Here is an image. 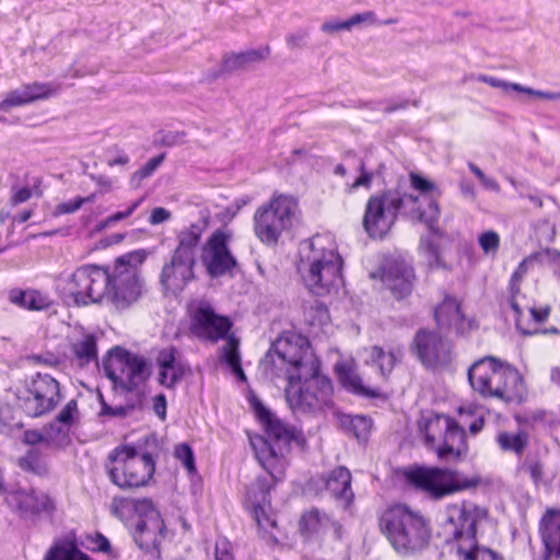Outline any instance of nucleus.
Segmentation results:
<instances>
[{
  "instance_id": "dca6fc26",
  "label": "nucleus",
  "mask_w": 560,
  "mask_h": 560,
  "mask_svg": "<svg viewBox=\"0 0 560 560\" xmlns=\"http://www.w3.org/2000/svg\"><path fill=\"white\" fill-rule=\"evenodd\" d=\"M230 242L231 234L218 229L202 245L200 260L210 278L230 275L237 266V260L229 247Z\"/></svg>"
},
{
  "instance_id": "0e129e2a",
  "label": "nucleus",
  "mask_w": 560,
  "mask_h": 560,
  "mask_svg": "<svg viewBox=\"0 0 560 560\" xmlns=\"http://www.w3.org/2000/svg\"><path fill=\"white\" fill-rule=\"evenodd\" d=\"M166 409L167 402L166 397L163 394H159L153 398V410L155 415L161 419L165 420L166 418Z\"/></svg>"
},
{
  "instance_id": "393cba45",
  "label": "nucleus",
  "mask_w": 560,
  "mask_h": 560,
  "mask_svg": "<svg viewBox=\"0 0 560 560\" xmlns=\"http://www.w3.org/2000/svg\"><path fill=\"white\" fill-rule=\"evenodd\" d=\"M413 268L405 261L392 262L384 272V282L397 300L408 296L413 287Z\"/></svg>"
},
{
  "instance_id": "7ed1b4c3",
  "label": "nucleus",
  "mask_w": 560,
  "mask_h": 560,
  "mask_svg": "<svg viewBox=\"0 0 560 560\" xmlns=\"http://www.w3.org/2000/svg\"><path fill=\"white\" fill-rule=\"evenodd\" d=\"M320 236L313 237L301 247L298 264L304 285L311 293L324 296L343 287L342 258L332 246H325Z\"/></svg>"
},
{
  "instance_id": "f03ea898",
  "label": "nucleus",
  "mask_w": 560,
  "mask_h": 560,
  "mask_svg": "<svg viewBox=\"0 0 560 560\" xmlns=\"http://www.w3.org/2000/svg\"><path fill=\"white\" fill-rule=\"evenodd\" d=\"M488 516L486 509L471 501L448 504L440 535L456 560H504L477 540V525Z\"/></svg>"
},
{
  "instance_id": "c9c22d12",
  "label": "nucleus",
  "mask_w": 560,
  "mask_h": 560,
  "mask_svg": "<svg viewBox=\"0 0 560 560\" xmlns=\"http://www.w3.org/2000/svg\"><path fill=\"white\" fill-rule=\"evenodd\" d=\"M70 349L80 366L97 361V339L93 334H83L71 342Z\"/></svg>"
},
{
  "instance_id": "2eb2a0df",
  "label": "nucleus",
  "mask_w": 560,
  "mask_h": 560,
  "mask_svg": "<svg viewBox=\"0 0 560 560\" xmlns=\"http://www.w3.org/2000/svg\"><path fill=\"white\" fill-rule=\"evenodd\" d=\"M420 432L427 444H433L438 434L444 432L443 444L438 448L441 459L458 458L466 450L465 431L450 416L435 415L419 422Z\"/></svg>"
},
{
  "instance_id": "c85d7f7f",
  "label": "nucleus",
  "mask_w": 560,
  "mask_h": 560,
  "mask_svg": "<svg viewBox=\"0 0 560 560\" xmlns=\"http://www.w3.org/2000/svg\"><path fill=\"white\" fill-rule=\"evenodd\" d=\"M269 54V46L248 49L241 52L226 54L223 57L221 69L218 73H214V78L219 77L221 73H232L238 70H245L249 66L265 60Z\"/></svg>"
},
{
  "instance_id": "5fc2aeb1",
  "label": "nucleus",
  "mask_w": 560,
  "mask_h": 560,
  "mask_svg": "<svg viewBox=\"0 0 560 560\" xmlns=\"http://www.w3.org/2000/svg\"><path fill=\"white\" fill-rule=\"evenodd\" d=\"M513 91L525 93L530 96L548 100V101H560V91H539L524 85H513Z\"/></svg>"
},
{
  "instance_id": "aec40b11",
  "label": "nucleus",
  "mask_w": 560,
  "mask_h": 560,
  "mask_svg": "<svg viewBox=\"0 0 560 560\" xmlns=\"http://www.w3.org/2000/svg\"><path fill=\"white\" fill-rule=\"evenodd\" d=\"M196 261L172 254L160 273V284L164 294L177 295L195 280Z\"/></svg>"
},
{
  "instance_id": "bb28decb",
  "label": "nucleus",
  "mask_w": 560,
  "mask_h": 560,
  "mask_svg": "<svg viewBox=\"0 0 560 560\" xmlns=\"http://www.w3.org/2000/svg\"><path fill=\"white\" fill-rule=\"evenodd\" d=\"M272 487L267 477H258L247 490V497L253 505V513L259 527L275 526L272 521L265 512L264 506L269 503V492Z\"/></svg>"
},
{
  "instance_id": "79ce46f5",
  "label": "nucleus",
  "mask_w": 560,
  "mask_h": 560,
  "mask_svg": "<svg viewBox=\"0 0 560 560\" xmlns=\"http://www.w3.org/2000/svg\"><path fill=\"white\" fill-rule=\"evenodd\" d=\"M304 320L310 326H323L329 322V311L325 304L315 301L304 306Z\"/></svg>"
},
{
  "instance_id": "a878e982",
  "label": "nucleus",
  "mask_w": 560,
  "mask_h": 560,
  "mask_svg": "<svg viewBox=\"0 0 560 560\" xmlns=\"http://www.w3.org/2000/svg\"><path fill=\"white\" fill-rule=\"evenodd\" d=\"M434 317L438 326L443 329H454L457 334H464L471 328V320L466 319L456 299L446 296L435 307Z\"/></svg>"
},
{
  "instance_id": "a211bd4d",
  "label": "nucleus",
  "mask_w": 560,
  "mask_h": 560,
  "mask_svg": "<svg viewBox=\"0 0 560 560\" xmlns=\"http://www.w3.org/2000/svg\"><path fill=\"white\" fill-rule=\"evenodd\" d=\"M80 410L77 399L72 398L66 402L56 417L38 430H27L24 433V442L28 445H36L48 440H63L68 438L72 427L80 422Z\"/></svg>"
},
{
  "instance_id": "49530a36",
  "label": "nucleus",
  "mask_w": 560,
  "mask_h": 560,
  "mask_svg": "<svg viewBox=\"0 0 560 560\" xmlns=\"http://www.w3.org/2000/svg\"><path fill=\"white\" fill-rule=\"evenodd\" d=\"M165 159V154L162 153L158 156L150 159L141 168L133 173L130 184L133 187H139L144 178L153 175L156 168L162 164Z\"/></svg>"
},
{
  "instance_id": "4d7b16f0",
  "label": "nucleus",
  "mask_w": 560,
  "mask_h": 560,
  "mask_svg": "<svg viewBox=\"0 0 560 560\" xmlns=\"http://www.w3.org/2000/svg\"><path fill=\"white\" fill-rule=\"evenodd\" d=\"M359 171L361 175L352 183L350 189L355 190L359 187L370 188L373 180V173L365 170V164H360Z\"/></svg>"
},
{
  "instance_id": "3c124183",
  "label": "nucleus",
  "mask_w": 560,
  "mask_h": 560,
  "mask_svg": "<svg viewBox=\"0 0 560 560\" xmlns=\"http://www.w3.org/2000/svg\"><path fill=\"white\" fill-rule=\"evenodd\" d=\"M478 242L485 254L493 255L499 249L500 236L494 231H487L479 235Z\"/></svg>"
},
{
  "instance_id": "e2e57ef3",
  "label": "nucleus",
  "mask_w": 560,
  "mask_h": 560,
  "mask_svg": "<svg viewBox=\"0 0 560 560\" xmlns=\"http://www.w3.org/2000/svg\"><path fill=\"white\" fill-rule=\"evenodd\" d=\"M171 218V212L162 207H156L152 210L151 215L149 218V222L152 225L161 224L167 221Z\"/></svg>"
},
{
  "instance_id": "680f3d73",
  "label": "nucleus",
  "mask_w": 560,
  "mask_h": 560,
  "mask_svg": "<svg viewBox=\"0 0 560 560\" xmlns=\"http://www.w3.org/2000/svg\"><path fill=\"white\" fill-rule=\"evenodd\" d=\"M320 30L327 34H336L341 31L350 30L348 21H326L322 24Z\"/></svg>"
},
{
  "instance_id": "09e8293b",
  "label": "nucleus",
  "mask_w": 560,
  "mask_h": 560,
  "mask_svg": "<svg viewBox=\"0 0 560 560\" xmlns=\"http://www.w3.org/2000/svg\"><path fill=\"white\" fill-rule=\"evenodd\" d=\"M349 27H353L359 24H366V25H373V24H394L397 23V19H387V20H377L375 18L374 12L372 11H365L362 13H357L349 18L348 20Z\"/></svg>"
},
{
  "instance_id": "a18cd8bd",
  "label": "nucleus",
  "mask_w": 560,
  "mask_h": 560,
  "mask_svg": "<svg viewBox=\"0 0 560 560\" xmlns=\"http://www.w3.org/2000/svg\"><path fill=\"white\" fill-rule=\"evenodd\" d=\"M518 470L525 471L529 475L532 481L538 486L544 478V464L540 459L532 456L525 457L520 464H518Z\"/></svg>"
},
{
  "instance_id": "e433bc0d",
  "label": "nucleus",
  "mask_w": 560,
  "mask_h": 560,
  "mask_svg": "<svg viewBox=\"0 0 560 560\" xmlns=\"http://www.w3.org/2000/svg\"><path fill=\"white\" fill-rule=\"evenodd\" d=\"M44 560H91L78 545L69 539L56 541L46 552Z\"/></svg>"
},
{
  "instance_id": "1a4fd4ad",
  "label": "nucleus",
  "mask_w": 560,
  "mask_h": 560,
  "mask_svg": "<svg viewBox=\"0 0 560 560\" xmlns=\"http://www.w3.org/2000/svg\"><path fill=\"white\" fill-rule=\"evenodd\" d=\"M407 482L432 500H441L454 493L476 488L481 479L467 477L451 468L415 466L405 471Z\"/></svg>"
},
{
  "instance_id": "4c0bfd02",
  "label": "nucleus",
  "mask_w": 560,
  "mask_h": 560,
  "mask_svg": "<svg viewBox=\"0 0 560 560\" xmlns=\"http://www.w3.org/2000/svg\"><path fill=\"white\" fill-rule=\"evenodd\" d=\"M520 284H521V281L514 280V279H510V284H509L510 298H509V302H510V305H511V307H512V310L514 311V314H515V326H516V329L522 335H524V336H530V335L537 334L538 330L530 328L528 325H525L524 320L522 319L523 308H522L520 299L524 298V296L521 294V287H520Z\"/></svg>"
},
{
  "instance_id": "412c9836",
  "label": "nucleus",
  "mask_w": 560,
  "mask_h": 560,
  "mask_svg": "<svg viewBox=\"0 0 560 560\" xmlns=\"http://www.w3.org/2000/svg\"><path fill=\"white\" fill-rule=\"evenodd\" d=\"M415 347L420 361L430 368L447 364L451 343L439 334L421 329L415 336Z\"/></svg>"
},
{
  "instance_id": "6e6d98bb",
  "label": "nucleus",
  "mask_w": 560,
  "mask_h": 560,
  "mask_svg": "<svg viewBox=\"0 0 560 560\" xmlns=\"http://www.w3.org/2000/svg\"><path fill=\"white\" fill-rule=\"evenodd\" d=\"M307 37L308 32L306 30H299L295 33L289 34L285 42L290 49L303 48L306 45Z\"/></svg>"
},
{
  "instance_id": "f704fd0d",
  "label": "nucleus",
  "mask_w": 560,
  "mask_h": 560,
  "mask_svg": "<svg viewBox=\"0 0 560 560\" xmlns=\"http://www.w3.org/2000/svg\"><path fill=\"white\" fill-rule=\"evenodd\" d=\"M364 363L376 366L378 373L387 378L397 362V355L393 350H385L382 347L373 346L363 350Z\"/></svg>"
},
{
  "instance_id": "b1692460",
  "label": "nucleus",
  "mask_w": 560,
  "mask_h": 560,
  "mask_svg": "<svg viewBox=\"0 0 560 560\" xmlns=\"http://www.w3.org/2000/svg\"><path fill=\"white\" fill-rule=\"evenodd\" d=\"M159 383L166 388H174L186 374V365L178 359V351L171 346L159 351L156 357Z\"/></svg>"
},
{
  "instance_id": "052dcab7",
  "label": "nucleus",
  "mask_w": 560,
  "mask_h": 560,
  "mask_svg": "<svg viewBox=\"0 0 560 560\" xmlns=\"http://www.w3.org/2000/svg\"><path fill=\"white\" fill-rule=\"evenodd\" d=\"M83 206V200L75 197L74 199L61 202L57 206L56 211L58 214L73 213Z\"/></svg>"
},
{
  "instance_id": "423d86ee",
  "label": "nucleus",
  "mask_w": 560,
  "mask_h": 560,
  "mask_svg": "<svg viewBox=\"0 0 560 560\" xmlns=\"http://www.w3.org/2000/svg\"><path fill=\"white\" fill-rule=\"evenodd\" d=\"M255 409L265 427L266 436H257L250 441V444L259 464L277 482L284 476L285 456L290 452L291 442L298 440L301 433L283 423L261 402H257Z\"/></svg>"
},
{
  "instance_id": "39448f33",
  "label": "nucleus",
  "mask_w": 560,
  "mask_h": 560,
  "mask_svg": "<svg viewBox=\"0 0 560 560\" xmlns=\"http://www.w3.org/2000/svg\"><path fill=\"white\" fill-rule=\"evenodd\" d=\"M380 528L401 557L421 555L432 537L430 521L405 504L385 510L380 518Z\"/></svg>"
},
{
  "instance_id": "58836bf2",
  "label": "nucleus",
  "mask_w": 560,
  "mask_h": 560,
  "mask_svg": "<svg viewBox=\"0 0 560 560\" xmlns=\"http://www.w3.org/2000/svg\"><path fill=\"white\" fill-rule=\"evenodd\" d=\"M222 360L240 381L246 382V375L241 364L240 341L234 336H230L222 347Z\"/></svg>"
},
{
  "instance_id": "c03bdc74",
  "label": "nucleus",
  "mask_w": 560,
  "mask_h": 560,
  "mask_svg": "<svg viewBox=\"0 0 560 560\" xmlns=\"http://www.w3.org/2000/svg\"><path fill=\"white\" fill-rule=\"evenodd\" d=\"M343 424L348 427L349 431L353 433L357 440L365 441L371 431L372 420L361 415L348 416Z\"/></svg>"
},
{
  "instance_id": "20e7f679",
  "label": "nucleus",
  "mask_w": 560,
  "mask_h": 560,
  "mask_svg": "<svg viewBox=\"0 0 560 560\" xmlns=\"http://www.w3.org/2000/svg\"><path fill=\"white\" fill-rule=\"evenodd\" d=\"M468 381L481 397L505 404H522L527 395L521 373L508 362L494 357H485L476 361L468 370Z\"/></svg>"
},
{
  "instance_id": "338daca9",
  "label": "nucleus",
  "mask_w": 560,
  "mask_h": 560,
  "mask_svg": "<svg viewBox=\"0 0 560 560\" xmlns=\"http://www.w3.org/2000/svg\"><path fill=\"white\" fill-rule=\"evenodd\" d=\"M32 197V190L30 187H21L14 190L11 197L12 205H19L27 201Z\"/></svg>"
},
{
  "instance_id": "0eeeda50",
  "label": "nucleus",
  "mask_w": 560,
  "mask_h": 560,
  "mask_svg": "<svg viewBox=\"0 0 560 560\" xmlns=\"http://www.w3.org/2000/svg\"><path fill=\"white\" fill-rule=\"evenodd\" d=\"M144 250L129 252L115 261L113 271H108V285L104 302L121 311L131 306L141 295L142 280L140 266L144 262Z\"/></svg>"
},
{
  "instance_id": "ea45409f",
  "label": "nucleus",
  "mask_w": 560,
  "mask_h": 560,
  "mask_svg": "<svg viewBox=\"0 0 560 560\" xmlns=\"http://www.w3.org/2000/svg\"><path fill=\"white\" fill-rule=\"evenodd\" d=\"M20 467L38 476H46L49 471L45 456L35 447L27 451L25 456L20 458Z\"/></svg>"
},
{
  "instance_id": "9b49d317",
  "label": "nucleus",
  "mask_w": 560,
  "mask_h": 560,
  "mask_svg": "<svg viewBox=\"0 0 560 560\" xmlns=\"http://www.w3.org/2000/svg\"><path fill=\"white\" fill-rule=\"evenodd\" d=\"M106 465L109 478L120 489L148 485L155 471V462L149 453L139 454L133 446L122 445L113 450Z\"/></svg>"
},
{
  "instance_id": "6e6552de",
  "label": "nucleus",
  "mask_w": 560,
  "mask_h": 560,
  "mask_svg": "<svg viewBox=\"0 0 560 560\" xmlns=\"http://www.w3.org/2000/svg\"><path fill=\"white\" fill-rule=\"evenodd\" d=\"M419 198L388 189L371 195L366 201L362 224L371 237H384L402 211H415Z\"/></svg>"
},
{
  "instance_id": "ddd939ff",
  "label": "nucleus",
  "mask_w": 560,
  "mask_h": 560,
  "mask_svg": "<svg viewBox=\"0 0 560 560\" xmlns=\"http://www.w3.org/2000/svg\"><path fill=\"white\" fill-rule=\"evenodd\" d=\"M298 210V201L288 195L275 196L260 206L254 214V232L258 240L268 246L278 243L281 234L292 226Z\"/></svg>"
},
{
  "instance_id": "5701e85b",
  "label": "nucleus",
  "mask_w": 560,
  "mask_h": 560,
  "mask_svg": "<svg viewBox=\"0 0 560 560\" xmlns=\"http://www.w3.org/2000/svg\"><path fill=\"white\" fill-rule=\"evenodd\" d=\"M58 88L52 83L33 82L25 84L7 93L0 102V112H8L12 107L24 106L38 100H46L52 96Z\"/></svg>"
},
{
  "instance_id": "864d4df0",
  "label": "nucleus",
  "mask_w": 560,
  "mask_h": 560,
  "mask_svg": "<svg viewBox=\"0 0 560 560\" xmlns=\"http://www.w3.org/2000/svg\"><path fill=\"white\" fill-rule=\"evenodd\" d=\"M418 218L425 223L428 229H434L440 215V208L436 201L430 200L425 210H417Z\"/></svg>"
},
{
  "instance_id": "69168bd1",
  "label": "nucleus",
  "mask_w": 560,
  "mask_h": 560,
  "mask_svg": "<svg viewBox=\"0 0 560 560\" xmlns=\"http://www.w3.org/2000/svg\"><path fill=\"white\" fill-rule=\"evenodd\" d=\"M91 541L93 542L92 548L96 551L107 552L110 549L109 540L101 533H96L91 537Z\"/></svg>"
},
{
  "instance_id": "7c9ffc66",
  "label": "nucleus",
  "mask_w": 560,
  "mask_h": 560,
  "mask_svg": "<svg viewBox=\"0 0 560 560\" xmlns=\"http://www.w3.org/2000/svg\"><path fill=\"white\" fill-rule=\"evenodd\" d=\"M300 529L303 534L312 535L332 529L337 537L340 536L341 525L325 512L313 508L306 511L300 521Z\"/></svg>"
},
{
  "instance_id": "72a5a7b5",
  "label": "nucleus",
  "mask_w": 560,
  "mask_h": 560,
  "mask_svg": "<svg viewBox=\"0 0 560 560\" xmlns=\"http://www.w3.org/2000/svg\"><path fill=\"white\" fill-rule=\"evenodd\" d=\"M8 299L12 304L28 311H44L51 305L47 295L34 289H11L8 292Z\"/></svg>"
},
{
  "instance_id": "a19ab883",
  "label": "nucleus",
  "mask_w": 560,
  "mask_h": 560,
  "mask_svg": "<svg viewBox=\"0 0 560 560\" xmlns=\"http://www.w3.org/2000/svg\"><path fill=\"white\" fill-rule=\"evenodd\" d=\"M442 232L438 229H429V233L421 237L419 250L427 256L430 264L438 262L439 248Z\"/></svg>"
},
{
  "instance_id": "f257e3e1",
  "label": "nucleus",
  "mask_w": 560,
  "mask_h": 560,
  "mask_svg": "<svg viewBox=\"0 0 560 560\" xmlns=\"http://www.w3.org/2000/svg\"><path fill=\"white\" fill-rule=\"evenodd\" d=\"M264 364L271 377H280L277 370L287 366L285 398L293 411L314 413L331 405L332 384L320 373L319 360L304 336L289 332L278 338L266 354Z\"/></svg>"
},
{
  "instance_id": "473e14b6",
  "label": "nucleus",
  "mask_w": 560,
  "mask_h": 560,
  "mask_svg": "<svg viewBox=\"0 0 560 560\" xmlns=\"http://www.w3.org/2000/svg\"><path fill=\"white\" fill-rule=\"evenodd\" d=\"M498 448L504 454H513L521 459L529 445V434L523 429L515 432L500 430L494 436Z\"/></svg>"
},
{
  "instance_id": "603ef678",
  "label": "nucleus",
  "mask_w": 560,
  "mask_h": 560,
  "mask_svg": "<svg viewBox=\"0 0 560 560\" xmlns=\"http://www.w3.org/2000/svg\"><path fill=\"white\" fill-rule=\"evenodd\" d=\"M143 197L142 198H139L138 200L133 201L126 210L124 211H118L109 217H107L104 221L100 222L98 225H97V229L101 231L118 221H121L124 219H127L128 217H130L135 211L136 209L142 203L143 201Z\"/></svg>"
},
{
  "instance_id": "f3484780",
  "label": "nucleus",
  "mask_w": 560,
  "mask_h": 560,
  "mask_svg": "<svg viewBox=\"0 0 560 560\" xmlns=\"http://www.w3.org/2000/svg\"><path fill=\"white\" fill-rule=\"evenodd\" d=\"M165 524L152 501L140 504L131 535L137 546L147 553L160 555V545L165 537Z\"/></svg>"
},
{
  "instance_id": "774afa93",
  "label": "nucleus",
  "mask_w": 560,
  "mask_h": 560,
  "mask_svg": "<svg viewBox=\"0 0 560 560\" xmlns=\"http://www.w3.org/2000/svg\"><path fill=\"white\" fill-rule=\"evenodd\" d=\"M526 307L529 311L530 316L536 324L544 323L548 318L549 313H550V307H548V306L542 307V308H536L534 306H526Z\"/></svg>"
},
{
  "instance_id": "cd10ccee",
  "label": "nucleus",
  "mask_w": 560,
  "mask_h": 560,
  "mask_svg": "<svg viewBox=\"0 0 560 560\" xmlns=\"http://www.w3.org/2000/svg\"><path fill=\"white\" fill-rule=\"evenodd\" d=\"M326 490L331 497L343 508H348L353 499L354 493L351 489V472L345 466H338L332 469L326 480Z\"/></svg>"
},
{
  "instance_id": "4be33fe9",
  "label": "nucleus",
  "mask_w": 560,
  "mask_h": 560,
  "mask_svg": "<svg viewBox=\"0 0 560 560\" xmlns=\"http://www.w3.org/2000/svg\"><path fill=\"white\" fill-rule=\"evenodd\" d=\"M232 327L228 317L214 313L211 306L201 304L191 317V331L201 339L218 341L225 338Z\"/></svg>"
},
{
  "instance_id": "9d476101",
  "label": "nucleus",
  "mask_w": 560,
  "mask_h": 560,
  "mask_svg": "<svg viewBox=\"0 0 560 560\" xmlns=\"http://www.w3.org/2000/svg\"><path fill=\"white\" fill-rule=\"evenodd\" d=\"M108 285V269L96 265H84L71 275L59 276L56 288L67 302L77 306L100 304Z\"/></svg>"
},
{
  "instance_id": "2f4dec72",
  "label": "nucleus",
  "mask_w": 560,
  "mask_h": 560,
  "mask_svg": "<svg viewBox=\"0 0 560 560\" xmlns=\"http://www.w3.org/2000/svg\"><path fill=\"white\" fill-rule=\"evenodd\" d=\"M336 371L341 385L350 393L363 398H380L382 392L377 387H369L363 384L361 376L345 364H338Z\"/></svg>"
},
{
  "instance_id": "c756f323",
  "label": "nucleus",
  "mask_w": 560,
  "mask_h": 560,
  "mask_svg": "<svg viewBox=\"0 0 560 560\" xmlns=\"http://www.w3.org/2000/svg\"><path fill=\"white\" fill-rule=\"evenodd\" d=\"M206 228L207 220H199L179 231L177 234L178 244L173 254L197 262L196 252Z\"/></svg>"
},
{
  "instance_id": "4468645a",
  "label": "nucleus",
  "mask_w": 560,
  "mask_h": 560,
  "mask_svg": "<svg viewBox=\"0 0 560 560\" xmlns=\"http://www.w3.org/2000/svg\"><path fill=\"white\" fill-rule=\"evenodd\" d=\"M103 368L114 386L126 392L135 390L150 375L148 361L143 357L118 347L103 362Z\"/></svg>"
},
{
  "instance_id": "f8f14e48",
  "label": "nucleus",
  "mask_w": 560,
  "mask_h": 560,
  "mask_svg": "<svg viewBox=\"0 0 560 560\" xmlns=\"http://www.w3.org/2000/svg\"><path fill=\"white\" fill-rule=\"evenodd\" d=\"M19 407L31 418L52 412L63 396L59 381L47 373H36L24 381L16 394Z\"/></svg>"
},
{
  "instance_id": "13d9d810",
  "label": "nucleus",
  "mask_w": 560,
  "mask_h": 560,
  "mask_svg": "<svg viewBox=\"0 0 560 560\" xmlns=\"http://www.w3.org/2000/svg\"><path fill=\"white\" fill-rule=\"evenodd\" d=\"M410 180L412 187L423 194L430 192L435 188V185L432 182L419 174H411Z\"/></svg>"
},
{
  "instance_id": "de8ad7c7",
  "label": "nucleus",
  "mask_w": 560,
  "mask_h": 560,
  "mask_svg": "<svg viewBox=\"0 0 560 560\" xmlns=\"http://www.w3.org/2000/svg\"><path fill=\"white\" fill-rule=\"evenodd\" d=\"M98 400L101 404V410L98 412L100 417L125 418L135 409V405L113 407L105 401L102 393H98Z\"/></svg>"
},
{
  "instance_id": "37998d69",
  "label": "nucleus",
  "mask_w": 560,
  "mask_h": 560,
  "mask_svg": "<svg viewBox=\"0 0 560 560\" xmlns=\"http://www.w3.org/2000/svg\"><path fill=\"white\" fill-rule=\"evenodd\" d=\"M149 499L132 500L125 498H114L112 502V513L117 518L124 521L130 512L136 513V517L140 514V504L150 502Z\"/></svg>"
},
{
  "instance_id": "bf43d9fd",
  "label": "nucleus",
  "mask_w": 560,
  "mask_h": 560,
  "mask_svg": "<svg viewBox=\"0 0 560 560\" xmlns=\"http://www.w3.org/2000/svg\"><path fill=\"white\" fill-rule=\"evenodd\" d=\"M185 137L186 133L184 131H168L161 136L160 142L165 147H173L183 143Z\"/></svg>"
},
{
  "instance_id": "8fccbe9b",
  "label": "nucleus",
  "mask_w": 560,
  "mask_h": 560,
  "mask_svg": "<svg viewBox=\"0 0 560 560\" xmlns=\"http://www.w3.org/2000/svg\"><path fill=\"white\" fill-rule=\"evenodd\" d=\"M175 456L182 462L188 472L192 474L196 471L195 455L192 448L188 444L182 443L177 445L175 447Z\"/></svg>"
},
{
  "instance_id": "6ab92c4d",
  "label": "nucleus",
  "mask_w": 560,
  "mask_h": 560,
  "mask_svg": "<svg viewBox=\"0 0 560 560\" xmlns=\"http://www.w3.org/2000/svg\"><path fill=\"white\" fill-rule=\"evenodd\" d=\"M10 508L15 510L24 520H35L40 514L52 515L56 504L52 498L35 489H18L5 498Z\"/></svg>"
}]
</instances>
